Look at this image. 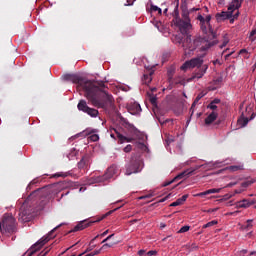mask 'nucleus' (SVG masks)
<instances>
[{"label": "nucleus", "instance_id": "nucleus-1", "mask_svg": "<svg viewBox=\"0 0 256 256\" xmlns=\"http://www.w3.org/2000/svg\"><path fill=\"white\" fill-rule=\"evenodd\" d=\"M64 81H72L78 89H83L86 99L94 107L98 109H111L113 107V96L105 90L104 81H91L76 74L64 75Z\"/></svg>", "mask_w": 256, "mask_h": 256}, {"label": "nucleus", "instance_id": "nucleus-2", "mask_svg": "<svg viewBox=\"0 0 256 256\" xmlns=\"http://www.w3.org/2000/svg\"><path fill=\"white\" fill-rule=\"evenodd\" d=\"M47 195L48 192L45 188H40L32 192L20 207L18 221H21V223H29V221L33 219V213L41 210V207L45 205Z\"/></svg>", "mask_w": 256, "mask_h": 256}, {"label": "nucleus", "instance_id": "nucleus-3", "mask_svg": "<svg viewBox=\"0 0 256 256\" xmlns=\"http://www.w3.org/2000/svg\"><path fill=\"white\" fill-rule=\"evenodd\" d=\"M174 42L176 45H181L185 57H192V55L205 43L203 38H196L194 40L191 39V35H187L183 40L181 36H175Z\"/></svg>", "mask_w": 256, "mask_h": 256}, {"label": "nucleus", "instance_id": "nucleus-4", "mask_svg": "<svg viewBox=\"0 0 256 256\" xmlns=\"http://www.w3.org/2000/svg\"><path fill=\"white\" fill-rule=\"evenodd\" d=\"M200 9L201 8H192L190 10H183L182 19L176 18L175 25L178 27L182 35H187V33H189L190 29L193 27V25H191V18H189V15H191L193 11H200Z\"/></svg>", "mask_w": 256, "mask_h": 256}, {"label": "nucleus", "instance_id": "nucleus-5", "mask_svg": "<svg viewBox=\"0 0 256 256\" xmlns=\"http://www.w3.org/2000/svg\"><path fill=\"white\" fill-rule=\"evenodd\" d=\"M0 231L2 235H13L17 233V221L13 214L6 213L0 222Z\"/></svg>", "mask_w": 256, "mask_h": 256}, {"label": "nucleus", "instance_id": "nucleus-6", "mask_svg": "<svg viewBox=\"0 0 256 256\" xmlns=\"http://www.w3.org/2000/svg\"><path fill=\"white\" fill-rule=\"evenodd\" d=\"M197 20L200 22V29L204 35H211L212 39L217 37V33L213 30V26H211V15L203 17V15L198 14Z\"/></svg>", "mask_w": 256, "mask_h": 256}, {"label": "nucleus", "instance_id": "nucleus-7", "mask_svg": "<svg viewBox=\"0 0 256 256\" xmlns=\"http://www.w3.org/2000/svg\"><path fill=\"white\" fill-rule=\"evenodd\" d=\"M62 225L63 224L56 226L54 229H52L49 232V234L47 236L42 237L38 242H36L31 247V252L28 254V256L33 255L34 253H36V251H39L41 249V247H43V245H45L46 243H49V241H51V239H53L55 237V235H53V233H55V231H57V229H59V227H62Z\"/></svg>", "mask_w": 256, "mask_h": 256}, {"label": "nucleus", "instance_id": "nucleus-8", "mask_svg": "<svg viewBox=\"0 0 256 256\" xmlns=\"http://www.w3.org/2000/svg\"><path fill=\"white\" fill-rule=\"evenodd\" d=\"M143 162L137 157H132L130 162L126 165L125 175H133V173H140Z\"/></svg>", "mask_w": 256, "mask_h": 256}, {"label": "nucleus", "instance_id": "nucleus-9", "mask_svg": "<svg viewBox=\"0 0 256 256\" xmlns=\"http://www.w3.org/2000/svg\"><path fill=\"white\" fill-rule=\"evenodd\" d=\"M77 108L78 111H82V113H86L90 117H97L99 115V110L89 107V105H87V101L85 100H80Z\"/></svg>", "mask_w": 256, "mask_h": 256}, {"label": "nucleus", "instance_id": "nucleus-10", "mask_svg": "<svg viewBox=\"0 0 256 256\" xmlns=\"http://www.w3.org/2000/svg\"><path fill=\"white\" fill-rule=\"evenodd\" d=\"M203 65V58L196 57L192 58L190 61H186L182 66V71H186V69H194V67H201Z\"/></svg>", "mask_w": 256, "mask_h": 256}, {"label": "nucleus", "instance_id": "nucleus-11", "mask_svg": "<svg viewBox=\"0 0 256 256\" xmlns=\"http://www.w3.org/2000/svg\"><path fill=\"white\" fill-rule=\"evenodd\" d=\"M117 171V166H110L107 169L106 173L101 178H99L98 181H107L109 179H112V177H115V175H117Z\"/></svg>", "mask_w": 256, "mask_h": 256}, {"label": "nucleus", "instance_id": "nucleus-12", "mask_svg": "<svg viewBox=\"0 0 256 256\" xmlns=\"http://www.w3.org/2000/svg\"><path fill=\"white\" fill-rule=\"evenodd\" d=\"M168 83L170 85H185V78L178 76L173 78V71H168Z\"/></svg>", "mask_w": 256, "mask_h": 256}, {"label": "nucleus", "instance_id": "nucleus-13", "mask_svg": "<svg viewBox=\"0 0 256 256\" xmlns=\"http://www.w3.org/2000/svg\"><path fill=\"white\" fill-rule=\"evenodd\" d=\"M91 165V159L88 156H84L78 162L77 166L80 171H88Z\"/></svg>", "mask_w": 256, "mask_h": 256}, {"label": "nucleus", "instance_id": "nucleus-14", "mask_svg": "<svg viewBox=\"0 0 256 256\" xmlns=\"http://www.w3.org/2000/svg\"><path fill=\"white\" fill-rule=\"evenodd\" d=\"M255 200L243 199L241 201L236 202V209H247L251 207V205H255Z\"/></svg>", "mask_w": 256, "mask_h": 256}, {"label": "nucleus", "instance_id": "nucleus-15", "mask_svg": "<svg viewBox=\"0 0 256 256\" xmlns=\"http://www.w3.org/2000/svg\"><path fill=\"white\" fill-rule=\"evenodd\" d=\"M255 113H252L250 118L245 116V113L242 112L241 117L238 119V125H240V127H246V125L250 122L253 121V119H255Z\"/></svg>", "mask_w": 256, "mask_h": 256}, {"label": "nucleus", "instance_id": "nucleus-16", "mask_svg": "<svg viewBox=\"0 0 256 256\" xmlns=\"http://www.w3.org/2000/svg\"><path fill=\"white\" fill-rule=\"evenodd\" d=\"M207 69H209V65H207V64L202 65L201 68H199L198 71H196L194 73V75L192 76L191 79L203 78V75H205V73H207Z\"/></svg>", "mask_w": 256, "mask_h": 256}, {"label": "nucleus", "instance_id": "nucleus-17", "mask_svg": "<svg viewBox=\"0 0 256 256\" xmlns=\"http://www.w3.org/2000/svg\"><path fill=\"white\" fill-rule=\"evenodd\" d=\"M231 17H233L231 12H221L216 14V20L218 23H221V21H227V19H231Z\"/></svg>", "mask_w": 256, "mask_h": 256}, {"label": "nucleus", "instance_id": "nucleus-18", "mask_svg": "<svg viewBox=\"0 0 256 256\" xmlns=\"http://www.w3.org/2000/svg\"><path fill=\"white\" fill-rule=\"evenodd\" d=\"M91 223L93 222H87V221H82V222H79L75 227L74 229L72 230V232H77V231H83V229H87V227H90L91 226Z\"/></svg>", "mask_w": 256, "mask_h": 256}, {"label": "nucleus", "instance_id": "nucleus-19", "mask_svg": "<svg viewBox=\"0 0 256 256\" xmlns=\"http://www.w3.org/2000/svg\"><path fill=\"white\" fill-rule=\"evenodd\" d=\"M241 7V1L233 0L231 4L228 6V13H231L233 16V11L239 9Z\"/></svg>", "mask_w": 256, "mask_h": 256}, {"label": "nucleus", "instance_id": "nucleus-20", "mask_svg": "<svg viewBox=\"0 0 256 256\" xmlns=\"http://www.w3.org/2000/svg\"><path fill=\"white\" fill-rule=\"evenodd\" d=\"M217 117H219V114L215 111H212L206 118H205V124L211 125L214 121L217 120Z\"/></svg>", "mask_w": 256, "mask_h": 256}, {"label": "nucleus", "instance_id": "nucleus-21", "mask_svg": "<svg viewBox=\"0 0 256 256\" xmlns=\"http://www.w3.org/2000/svg\"><path fill=\"white\" fill-rule=\"evenodd\" d=\"M116 133V137L119 141V143H131L133 141V138H127V136H124L123 134L119 133V131L114 130Z\"/></svg>", "mask_w": 256, "mask_h": 256}, {"label": "nucleus", "instance_id": "nucleus-22", "mask_svg": "<svg viewBox=\"0 0 256 256\" xmlns=\"http://www.w3.org/2000/svg\"><path fill=\"white\" fill-rule=\"evenodd\" d=\"M253 183H255V180H254V179L246 180V181L242 182V183H241V187H242L243 189L235 190V193H236V194H239V193H241L242 191H245V189H247V187H249L250 185H253Z\"/></svg>", "mask_w": 256, "mask_h": 256}, {"label": "nucleus", "instance_id": "nucleus-23", "mask_svg": "<svg viewBox=\"0 0 256 256\" xmlns=\"http://www.w3.org/2000/svg\"><path fill=\"white\" fill-rule=\"evenodd\" d=\"M213 193H221V188H212L197 194V197H205V195H211Z\"/></svg>", "mask_w": 256, "mask_h": 256}, {"label": "nucleus", "instance_id": "nucleus-24", "mask_svg": "<svg viewBox=\"0 0 256 256\" xmlns=\"http://www.w3.org/2000/svg\"><path fill=\"white\" fill-rule=\"evenodd\" d=\"M191 173H193V172L189 171V170H185V171L181 172L180 174H178L176 177H174L173 181H180V179H185V178L189 177V175H191Z\"/></svg>", "mask_w": 256, "mask_h": 256}, {"label": "nucleus", "instance_id": "nucleus-25", "mask_svg": "<svg viewBox=\"0 0 256 256\" xmlns=\"http://www.w3.org/2000/svg\"><path fill=\"white\" fill-rule=\"evenodd\" d=\"M153 71H150L148 74H144L143 75V83L145 85H149V83H151V81H153Z\"/></svg>", "mask_w": 256, "mask_h": 256}, {"label": "nucleus", "instance_id": "nucleus-26", "mask_svg": "<svg viewBox=\"0 0 256 256\" xmlns=\"http://www.w3.org/2000/svg\"><path fill=\"white\" fill-rule=\"evenodd\" d=\"M130 111H132V115L135 113H141V105L139 103H134L130 106Z\"/></svg>", "mask_w": 256, "mask_h": 256}, {"label": "nucleus", "instance_id": "nucleus-27", "mask_svg": "<svg viewBox=\"0 0 256 256\" xmlns=\"http://www.w3.org/2000/svg\"><path fill=\"white\" fill-rule=\"evenodd\" d=\"M96 239H99V235H97L95 238H93L90 241L89 247L86 249V251L84 253H89V251H93V249H95V245H93V243H95Z\"/></svg>", "mask_w": 256, "mask_h": 256}, {"label": "nucleus", "instance_id": "nucleus-28", "mask_svg": "<svg viewBox=\"0 0 256 256\" xmlns=\"http://www.w3.org/2000/svg\"><path fill=\"white\" fill-rule=\"evenodd\" d=\"M229 171H243V165H232L229 167Z\"/></svg>", "mask_w": 256, "mask_h": 256}, {"label": "nucleus", "instance_id": "nucleus-29", "mask_svg": "<svg viewBox=\"0 0 256 256\" xmlns=\"http://www.w3.org/2000/svg\"><path fill=\"white\" fill-rule=\"evenodd\" d=\"M217 223H218L217 220H212V221L206 223L205 225H203V229H207L209 227H213V225H217Z\"/></svg>", "mask_w": 256, "mask_h": 256}, {"label": "nucleus", "instance_id": "nucleus-30", "mask_svg": "<svg viewBox=\"0 0 256 256\" xmlns=\"http://www.w3.org/2000/svg\"><path fill=\"white\" fill-rule=\"evenodd\" d=\"M54 178L57 177H69V172H58L56 174L53 175Z\"/></svg>", "mask_w": 256, "mask_h": 256}, {"label": "nucleus", "instance_id": "nucleus-31", "mask_svg": "<svg viewBox=\"0 0 256 256\" xmlns=\"http://www.w3.org/2000/svg\"><path fill=\"white\" fill-rule=\"evenodd\" d=\"M173 17H175V21L179 19V5L177 4L174 8Z\"/></svg>", "mask_w": 256, "mask_h": 256}, {"label": "nucleus", "instance_id": "nucleus-32", "mask_svg": "<svg viewBox=\"0 0 256 256\" xmlns=\"http://www.w3.org/2000/svg\"><path fill=\"white\" fill-rule=\"evenodd\" d=\"M201 99H203V95L199 94L192 103L191 109H193V107H195V105H197L198 101H201Z\"/></svg>", "mask_w": 256, "mask_h": 256}, {"label": "nucleus", "instance_id": "nucleus-33", "mask_svg": "<svg viewBox=\"0 0 256 256\" xmlns=\"http://www.w3.org/2000/svg\"><path fill=\"white\" fill-rule=\"evenodd\" d=\"M149 101H150L151 105H157V96L150 95Z\"/></svg>", "mask_w": 256, "mask_h": 256}, {"label": "nucleus", "instance_id": "nucleus-34", "mask_svg": "<svg viewBox=\"0 0 256 256\" xmlns=\"http://www.w3.org/2000/svg\"><path fill=\"white\" fill-rule=\"evenodd\" d=\"M179 205H183V204L181 203V200L178 198L175 202H172L170 204V207H179Z\"/></svg>", "mask_w": 256, "mask_h": 256}, {"label": "nucleus", "instance_id": "nucleus-35", "mask_svg": "<svg viewBox=\"0 0 256 256\" xmlns=\"http://www.w3.org/2000/svg\"><path fill=\"white\" fill-rule=\"evenodd\" d=\"M252 223H253V220H247L246 221L247 225L244 226V229H247V230L251 229V227H253Z\"/></svg>", "mask_w": 256, "mask_h": 256}, {"label": "nucleus", "instance_id": "nucleus-36", "mask_svg": "<svg viewBox=\"0 0 256 256\" xmlns=\"http://www.w3.org/2000/svg\"><path fill=\"white\" fill-rule=\"evenodd\" d=\"M208 109H211L212 111H217V104H214L210 102L207 106Z\"/></svg>", "mask_w": 256, "mask_h": 256}, {"label": "nucleus", "instance_id": "nucleus-37", "mask_svg": "<svg viewBox=\"0 0 256 256\" xmlns=\"http://www.w3.org/2000/svg\"><path fill=\"white\" fill-rule=\"evenodd\" d=\"M229 43V38H227L226 36H224V40L222 45H220V49H223V47H227V44Z\"/></svg>", "mask_w": 256, "mask_h": 256}, {"label": "nucleus", "instance_id": "nucleus-38", "mask_svg": "<svg viewBox=\"0 0 256 256\" xmlns=\"http://www.w3.org/2000/svg\"><path fill=\"white\" fill-rule=\"evenodd\" d=\"M189 229H190L189 226H183L182 228H180L178 233H187V231H189Z\"/></svg>", "mask_w": 256, "mask_h": 256}, {"label": "nucleus", "instance_id": "nucleus-39", "mask_svg": "<svg viewBox=\"0 0 256 256\" xmlns=\"http://www.w3.org/2000/svg\"><path fill=\"white\" fill-rule=\"evenodd\" d=\"M133 149V146H131V144H128L125 148H124V153H131Z\"/></svg>", "mask_w": 256, "mask_h": 256}, {"label": "nucleus", "instance_id": "nucleus-40", "mask_svg": "<svg viewBox=\"0 0 256 256\" xmlns=\"http://www.w3.org/2000/svg\"><path fill=\"white\" fill-rule=\"evenodd\" d=\"M189 198V195L188 194H185L183 195L180 199V202L183 204L187 201V199Z\"/></svg>", "mask_w": 256, "mask_h": 256}, {"label": "nucleus", "instance_id": "nucleus-41", "mask_svg": "<svg viewBox=\"0 0 256 256\" xmlns=\"http://www.w3.org/2000/svg\"><path fill=\"white\" fill-rule=\"evenodd\" d=\"M117 243L115 242H111V243H105L103 246H102V249H106V247H113V245H116Z\"/></svg>", "mask_w": 256, "mask_h": 256}, {"label": "nucleus", "instance_id": "nucleus-42", "mask_svg": "<svg viewBox=\"0 0 256 256\" xmlns=\"http://www.w3.org/2000/svg\"><path fill=\"white\" fill-rule=\"evenodd\" d=\"M113 237H115V234L109 235L108 237H106V238L102 241V243H107V241H109L110 239H113Z\"/></svg>", "mask_w": 256, "mask_h": 256}, {"label": "nucleus", "instance_id": "nucleus-43", "mask_svg": "<svg viewBox=\"0 0 256 256\" xmlns=\"http://www.w3.org/2000/svg\"><path fill=\"white\" fill-rule=\"evenodd\" d=\"M90 139L95 142L99 139V135L93 134V135L90 136Z\"/></svg>", "mask_w": 256, "mask_h": 256}, {"label": "nucleus", "instance_id": "nucleus-44", "mask_svg": "<svg viewBox=\"0 0 256 256\" xmlns=\"http://www.w3.org/2000/svg\"><path fill=\"white\" fill-rule=\"evenodd\" d=\"M210 103H213L214 105H219V103H221V99L216 98V99L212 100Z\"/></svg>", "mask_w": 256, "mask_h": 256}, {"label": "nucleus", "instance_id": "nucleus-45", "mask_svg": "<svg viewBox=\"0 0 256 256\" xmlns=\"http://www.w3.org/2000/svg\"><path fill=\"white\" fill-rule=\"evenodd\" d=\"M123 123H125V125H128L130 129H133V124L129 123V121H127L126 119H123Z\"/></svg>", "mask_w": 256, "mask_h": 256}, {"label": "nucleus", "instance_id": "nucleus-46", "mask_svg": "<svg viewBox=\"0 0 256 256\" xmlns=\"http://www.w3.org/2000/svg\"><path fill=\"white\" fill-rule=\"evenodd\" d=\"M213 45H217V41H212L208 43L207 49H209V47H213Z\"/></svg>", "mask_w": 256, "mask_h": 256}, {"label": "nucleus", "instance_id": "nucleus-47", "mask_svg": "<svg viewBox=\"0 0 256 256\" xmlns=\"http://www.w3.org/2000/svg\"><path fill=\"white\" fill-rule=\"evenodd\" d=\"M147 255H149V256L157 255V251H155V250H150V251L147 253Z\"/></svg>", "mask_w": 256, "mask_h": 256}, {"label": "nucleus", "instance_id": "nucleus-48", "mask_svg": "<svg viewBox=\"0 0 256 256\" xmlns=\"http://www.w3.org/2000/svg\"><path fill=\"white\" fill-rule=\"evenodd\" d=\"M172 183H175V181H173V179L169 182H165L163 187H169V185H171Z\"/></svg>", "mask_w": 256, "mask_h": 256}, {"label": "nucleus", "instance_id": "nucleus-49", "mask_svg": "<svg viewBox=\"0 0 256 256\" xmlns=\"http://www.w3.org/2000/svg\"><path fill=\"white\" fill-rule=\"evenodd\" d=\"M151 11H159V7L156 5H151Z\"/></svg>", "mask_w": 256, "mask_h": 256}, {"label": "nucleus", "instance_id": "nucleus-50", "mask_svg": "<svg viewBox=\"0 0 256 256\" xmlns=\"http://www.w3.org/2000/svg\"><path fill=\"white\" fill-rule=\"evenodd\" d=\"M231 197H233V195H231V194H225V195L223 196V199L227 200V199H231Z\"/></svg>", "mask_w": 256, "mask_h": 256}, {"label": "nucleus", "instance_id": "nucleus-51", "mask_svg": "<svg viewBox=\"0 0 256 256\" xmlns=\"http://www.w3.org/2000/svg\"><path fill=\"white\" fill-rule=\"evenodd\" d=\"M237 185V182H230L229 184L226 185V187H235Z\"/></svg>", "mask_w": 256, "mask_h": 256}, {"label": "nucleus", "instance_id": "nucleus-52", "mask_svg": "<svg viewBox=\"0 0 256 256\" xmlns=\"http://www.w3.org/2000/svg\"><path fill=\"white\" fill-rule=\"evenodd\" d=\"M109 233V230L104 231L102 234L99 235V237H105Z\"/></svg>", "mask_w": 256, "mask_h": 256}, {"label": "nucleus", "instance_id": "nucleus-53", "mask_svg": "<svg viewBox=\"0 0 256 256\" xmlns=\"http://www.w3.org/2000/svg\"><path fill=\"white\" fill-rule=\"evenodd\" d=\"M248 52H247V49H242V50H240V55H243V54H247Z\"/></svg>", "mask_w": 256, "mask_h": 256}, {"label": "nucleus", "instance_id": "nucleus-54", "mask_svg": "<svg viewBox=\"0 0 256 256\" xmlns=\"http://www.w3.org/2000/svg\"><path fill=\"white\" fill-rule=\"evenodd\" d=\"M138 255H140V256L145 255V250H139Z\"/></svg>", "mask_w": 256, "mask_h": 256}, {"label": "nucleus", "instance_id": "nucleus-55", "mask_svg": "<svg viewBox=\"0 0 256 256\" xmlns=\"http://www.w3.org/2000/svg\"><path fill=\"white\" fill-rule=\"evenodd\" d=\"M136 0H127L128 5H133V3H135Z\"/></svg>", "mask_w": 256, "mask_h": 256}, {"label": "nucleus", "instance_id": "nucleus-56", "mask_svg": "<svg viewBox=\"0 0 256 256\" xmlns=\"http://www.w3.org/2000/svg\"><path fill=\"white\" fill-rule=\"evenodd\" d=\"M239 17V11H237L234 15H233V18L234 19H237Z\"/></svg>", "mask_w": 256, "mask_h": 256}, {"label": "nucleus", "instance_id": "nucleus-57", "mask_svg": "<svg viewBox=\"0 0 256 256\" xmlns=\"http://www.w3.org/2000/svg\"><path fill=\"white\" fill-rule=\"evenodd\" d=\"M221 81H223V78H218V79H216V83H221Z\"/></svg>", "mask_w": 256, "mask_h": 256}, {"label": "nucleus", "instance_id": "nucleus-58", "mask_svg": "<svg viewBox=\"0 0 256 256\" xmlns=\"http://www.w3.org/2000/svg\"><path fill=\"white\" fill-rule=\"evenodd\" d=\"M160 227H161V229H165V227H167V225H165L164 223H161Z\"/></svg>", "mask_w": 256, "mask_h": 256}, {"label": "nucleus", "instance_id": "nucleus-59", "mask_svg": "<svg viewBox=\"0 0 256 256\" xmlns=\"http://www.w3.org/2000/svg\"><path fill=\"white\" fill-rule=\"evenodd\" d=\"M157 11H158V14H159V15H162L163 10H161V8H158V10H157Z\"/></svg>", "mask_w": 256, "mask_h": 256}, {"label": "nucleus", "instance_id": "nucleus-60", "mask_svg": "<svg viewBox=\"0 0 256 256\" xmlns=\"http://www.w3.org/2000/svg\"><path fill=\"white\" fill-rule=\"evenodd\" d=\"M230 23L231 24L235 23V18H230Z\"/></svg>", "mask_w": 256, "mask_h": 256}, {"label": "nucleus", "instance_id": "nucleus-61", "mask_svg": "<svg viewBox=\"0 0 256 256\" xmlns=\"http://www.w3.org/2000/svg\"><path fill=\"white\" fill-rule=\"evenodd\" d=\"M255 33H256V31L254 30V31H252L251 33H250V37H253V35H255Z\"/></svg>", "mask_w": 256, "mask_h": 256}, {"label": "nucleus", "instance_id": "nucleus-62", "mask_svg": "<svg viewBox=\"0 0 256 256\" xmlns=\"http://www.w3.org/2000/svg\"><path fill=\"white\" fill-rule=\"evenodd\" d=\"M151 91L152 93H155V91H157V88H152Z\"/></svg>", "mask_w": 256, "mask_h": 256}, {"label": "nucleus", "instance_id": "nucleus-63", "mask_svg": "<svg viewBox=\"0 0 256 256\" xmlns=\"http://www.w3.org/2000/svg\"><path fill=\"white\" fill-rule=\"evenodd\" d=\"M93 253H94V255H99V250H97V251H95Z\"/></svg>", "mask_w": 256, "mask_h": 256}, {"label": "nucleus", "instance_id": "nucleus-64", "mask_svg": "<svg viewBox=\"0 0 256 256\" xmlns=\"http://www.w3.org/2000/svg\"><path fill=\"white\" fill-rule=\"evenodd\" d=\"M237 213H239V211H235V212L231 213V215H237Z\"/></svg>", "mask_w": 256, "mask_h": 256}]
</instances>
